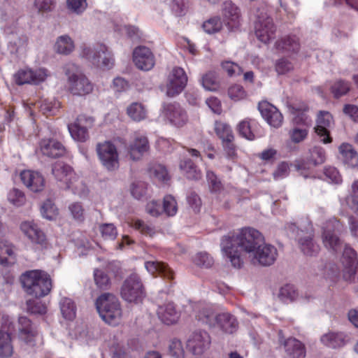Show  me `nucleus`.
Instances as JSON below:
<instances>
[{"mask_svg":"<svg viewBox=\"0 0 358 358\" xmlns=\"http://www.w3.org/2000/svg\"><path fill=\"white\" fill-rule=\"evenodd\" d=\"M15 325L8 317H3L0 329V358H8L13 353L11 334Z\"/></svg>","mask_w":358,"mask_h":358,"instance_id":"nucleus-12","label":"nucleus"},{"mask_svg":"<svg viewBox=\"0 0 358 358\" xmlns=\"http://www.w3.org/2000/svg\"><path fill=\"white\" fill-rule=\"evenodd\" d=\"M69 132L73 139L80 141L85 142L89 138L88 130L81 126L73 123L68 126Z\"/></svg>","mask_w":358,"mask_h":358,"instance_id":"nucleus-49","label":"nucleus"},{"mask_svg":"<svg viewBox=\"0 0 358 358\" xmlns=\"http://www.w3.org/2000/svg\"><path fill=\"white\" fill-rule=\"evenodd\" d=\"M96 152L102 164L108 170L118 168V154L115 146L109 141L99 143L96 145Z\"/></svg>","mask_w":358,"mask_h":358,"instance_id":"nucleus-13","label":"nucleus"},{"mask_svg":"<svg viewBox=\"0 0 358 358\" xmlns=\"http://www.w3.org/2000/svg\"><path fill=\"white\" fill-rule=\"evenodd\" d=\"M342 229L343 225L341 222L334 217L329 219L324 224L322 238L324 245L329 250L337 252L341 250L343 242L339 238L338 233Z\"/></svg>","mask_w":358,"mask_h":358,"instance_id":"nucleus-7","label":"nucleus"},{"mask_svg":"<svg viewBox=\"0 0 358 358\" xmlns=\"http://www.w3.org/2000/svg\"><path fill=\"white\" fill-rule=\"evenodd\" d=\"M20 280L25 292L36 298L48 295L52 289V280L44 271L34 270L22 275Z\"/></svg>","mask_w":358,"mask_h":358,"instance_id":"nucleus-2","label":"nucleus"},{"mask_svg":"<svg viewBox=\"0 0 358 358\" xmlns=\"http://www.w3.org/2000/svg\"><path fill=\"white\" fill-rule=\"evenodd\" d=\"M148 149V138L143 136H138L129 146V155L132 160L136 161L140 159Z\"/></svg>","mask_w":358,"mask_h":358,"instance_id":"nucleus-29","label":"nucleus"},{"mask_svg":"<svg viewBox=\"0 0 358 358\" xmlns=\"http://www.w3.org/2000/svg\"><path fill=\"white\" fill-rule=\"evenodd\" d=\"M178 210L177 202L171 195H166L164 197L163 211L168 216H173Z\"/></svg>","mask_w":358,"mask_h":358,"instance_id":"nucleus-57","label":"nucleus"},{"mask_svg":"<svg viewBox=\"0 0 358 358\" xmlns=\"http://www.w3.org/2000/svg\"><path fill=\"white\" fill-rule=\"evenodd\" d=\"M8 200L13 205L19 207L25 203L26 197L22 191L13 188L8 194Z\"/></svg>","mask_w":358,"mask_h":358,"instance_id":"nucleus-54","label":"nucleus"},{"mask_svg":"<svg viewBox=\"0 0 358 358\" xmlns=\"http://www.w3.org/2000/svg\"><path fill=\"white\" fill-rule=\"evenodd\" d=\"M320 341L329 348H341L347 343V335L340 331H329L321 336Z\"/></svg>","mask_w":358,"mask_h":358,"instance_id":"nucleus-32","label":"nucleus"},{"mask_svg":"<svg viewBox=\"0 0 358 358\" xmlns=\"http://www.w3.org/2000/svg\"><path fill=\"white\" fill-rule=\"evenodd\" d=\"M214 130L216 135L222 141L229 138H234V135L231 127L222 121H215Z\"/></svg>","mask_w":358,"mask_h":358,"instance_id":"nucleus-46","label":"nucleus"},{"mask_svg":"<svg viewBox=\"0 0 358 358\" xmlns=\"http://www.w3.org/2000/svg\"><path fill=\"white\" fill-rule=\"evenodd\" d=\"M350 90L351 83L341 78L334 80L330 87L331 93L335 99L346 95Z\"/></svg>","mask_w":358,"mask_h":358,"instance_id":"nucleus-38","label":"nucleus"},{"mask_svg":"<svg viewBox=\"0 0 358 358\" xmlns=\"http://www.w3.org/2000/svg\"><path fill=\"white\" fill-rule=\"evenodd\" d=\"M59 305L62 314L65 319L72 320L75 318L76 308L71 299L66 297L62 298Z\"/></svg>","mask_w":358,"mask_h":358,"instance_id":"nucleus-45","label":"nucleus"},{"mask_svg":"<svg viewBox=\"0 0 358 358\" xmlns=\"http://www.w3.org/2000/svg\"><path fill=\"white\" fill-rule=\"evenodd\" d=\"M275 48L283 52H296L300 48V44L298 38L295 36H286L276 41Z\"/></svg>","mask_w":358,"mask_h":358,"instance_id":"nucleus-36","label":"nucleus"},{"mask_svg":"<svg viewBox=\"0 0 358 358\" xmlns=\"http://www.w3.org/2000/svg\"><path fill=\"white\" fill-rule=\"evenodd\" d=\"M259 110L264 119L273 127H280L282 125L283 117L278 108L267 101L259 103Z\"/></svg>","mask_w":358,"mask_h":358,"instance_id":"nucleus-24","label":"nucleus"},{"mask_svg":"<svg viewBox=\"0 0 358 358\" xmlns=\"http://www.w3.org/2000/svg\"><path fill=\"white\" fill-rule=\"evenodd\" d=\"M211 339L206 331L196 330L187 340V349L194 355H201L207 351L210 345Z\"/></svg>","mask_w":358,"mask_h":358,"instance_id":"nucleus-11","label":"nucleus"},{"mask_svg":"<svg viewBox=\"0 0 358 358\" xmlns=\"http://www.w3.org/2000/svg\"><path fill=\"white\" fill-rule=\"evenodd\" d=\"M179 168L188 180H199L202 178L201 171L189 158L181 159Z\"/></svg>","mask_w":358,"mask_h":358,"instance_id":"nucleus-35","label":"nucleus"},{"mask_svg":"<svg viewBox=\"0 0 358 358\" xmlns=\"http://www.w3.org/2000/svg\"><path fill=\"white\" fill-rule=\"evenodd\" d=\"M222 14L226 25L230 31L237 29L241 25V15L239 8L231 1L224 2Z\"/></svg>","mask_w":358,"mask_h":358,"instance_id":"nucleus-22","label":"nucleus"},{"mask_svg":"<svg viewBox=\"0 0 358 358\" xmlns=\"http://www.w3.org/2000/svg\"><path fill=\"white\" fill-rule=\"evenodd\" d=\"M257 38L264 43H268L275 36L276 27L273 19L264 10L258 9L255 24Z\"/></svg>","mask_w":358,"mask_h":358,"instance_id":"nucleus-8","label":"nucleus"},{"mask_svg":"<svg viewBox=\"0 0 358 358\" xmlns=\"http://www.w3.org/2000/svg\"><path fill=\"white\" fill-rule=\"evenodd\" d=\"M313 238L314 234L312 232H307L304 236H300L298 238L300 250L307 256H315L320 251V246Z\"/></svg>","mask_w":358,"mask_h":358,"instance_id":"nucleus-31","label":"nucleus"},{"mask_svg":"<svg viewBox=\"0 0 358 358\" xmlns=\"http://www.w3.org/2000/svg\"><path fill=\"white\" fill-rule=\"evenodd\" d=\"M309 107L305 103H294L290 106V112L294 115L293 127L289 131L291 141L299 143L305 140L308 134V128L312 125L310 117L306 114Z\"/></svg>","mask_w":358,"mask_h":358,"instance_id":"nucleus-3","label":"nucleus"},{"mask_svg":"<svg viewBox=\"0 0 358 358\" xmlns=\"http://www.w3.org/2000/svg\"><path fill=\"white\" fill-rule=\"evenodd\" d=\"M52 173L56 180L62 182L64 187L76 174L69 165L62 162H56L52 165Z\"/></svg>","mask_w":358,"mask_h":358,"instance_id":"nucleus-30","label":"nucleus"},{"mask_svg":"<svg viewBox=\"0 0 358 358\" xmlns=\"http://www.w3.org/2000/svg\"><path fill=\"white\" fill-rule=\"evenodd\" d=\"M291 166L298 173L299 175L304 178H312L313 173L312 171V163L309 159H299L294 161Z\"/></svg>","mask_w":358,"mask_h":358,"instance_id":"nucleus-40","label":"nucleus"},{"mask_svg":"<svg viewBox=\"0 0 358 358\" xmlns=\"http://www.w3.org/2000/svg\"><path fill=\"white\" fill-rule=\"evenodd\" d=\"M332 121L333 117L329 112H320L317 116V125L315 127V130L316 134L320 136L321 141L324 143H328L331 141L328 128L331 127Z\"/></svg>","mask_w":358,"mask_h":358,"instance_id":"nucleus-25","label":"nucleus"},{"mask_svg":"<svg viewBox=\"0 0 358 358\" xmlns=\"http://www.w3.org/2000/svg\"><path fill=\"white\" fill-rule=\"evenodd\" d=\"M20 229L23 234L35 245L41 248H47L49 245L46 235L41 228L34 222L26 221L20 224Z\"/></svg>","mask_w":358,"mask_h":358,"instance_id":"nucleus-15","label":"nucleus"},{"mask_svg":"<svg viewBox=\"0 0 358 358\" xmlns=\"http://www.w3.org/2000/svg\"><path fill=\"white\" fill-rule=\"evenodd\" d=\"M237 129L238 134L242 137L250 141L262 136L259 125L254 120H244L241 121L238 124Z\"/></svg>","mask_w":358,"mask_h":358,"instance_id":"nucleus-27","label":"nucleus"},{"mask_svg":"<svg viewBox=\"0 0 358 358\" xmlns=\"http://www.w3.org/2000/svg\"><path fill=\"white\" fill-rule=\"evenodd\" d=\"M42 216L49 220H52L57 215V209L53 202L47 199L41 207Z\"/></svg>","mask_w":358,"mask_h":358,"instance_id":"nucleus-52","label":"nucleus"},{"mask_svg":"<svg viewBox=\"0 0 358 358\" xmlns=\"http://www.w3.org/2000/svg\"><path fill=\"white\" fill-rule=\"evenodd\" d=\"M308 159L313 166L320 165L326 160L325 150L321 147L315 146L310 150V156Z\"/></svg>","mask_w":358,"mask_h":358,"instance_id":"nucleus-48","label":"nucleus"},{"mask_svg":"<svg viewBox=\"0 0 358 358\" xmlns=\"http://www.w3.org/2000/svg\"><path fill=\"white\" fill-rule=\"evenodd\" d=\"M27 310L28 313L34 315H44L46 313L47 308L44 303L40 301L29 299L27 301Z\"/></svg>","mask_w":358,"mask_h":358,"instance_id":"nucleus-53","label":"nucleus"},{"mask_svg":"<svg viewBox=\"0 0 358 358\" xmlns=\"http://www.w3.org/2000/svg\"><path fill=\"white\" fill-rule=\"evenodd\" d=\"M264 237L257 229L243 227L238 232H230L220 241L221 251L235 268L243 265V252L252 254L259 245L263 243Z\"/></svg>","mask_w":358,"mask_h":358,"instance_id":"nucleus-1","label":"nucleus"},{"mask_svg":"<svg viewBox=\"0 0 358 358\" xmlns=\"http://www.w3.org/2000/svg\"><path fill=\"white\" fill-rule=\"evenodd\" d=\"M146 269L152 274L159 273L164 278L173 280V271L165 263L159 261H148L145 263Z\"/></svg>","mask_w":358,"mask_h":358,"instance_id":"nucleus-34","label":"nucleus"},{"mask_svg":"<svg viewBox=\"0 0 358 358\" xmlns=\"http://www.w3.org/2000/svg\"><path fill=\"white\" fill-rule=\"evenodd\" d=\"M127 115L136 122L141 121L146 117V110L144 106L138 102H134L127 109Z\"/></svg>","mask_w":358,"mask_h":358,"instance_id":"nucleus-43","label":"nucleus"},{"mask_svg":"<svg viewBox=\"0 0 358 358\" xmlns=\"http://www.w3.org/2000/svg\"><path fill=\"white\" fill-rule=\"evenodd\" d=\"M171 8L176 16H183L188 10L189 2L187 0H172Z\"/></svg>","mask_w":358,"mask_h":358,"instance_id":"nucleus-55","label":"nucleus"},{"mask_svg":"<svg viewBox=\"0 0 358 358\" xmlns=\"http://www.w3.org/2000/svg\"><path fill=\"white\" fill-rule=\"evenodd\" d=\"M215 323L225 333L233 334L238 327L236 318L229 313H222L215 316Z\"/></svg>","mask_w":358,"mask_h":358,"instance_id":"nucleus-33","label":"nucleus"},{"mask_svg":"<svg viewBox=\"0 0 358 358\" xmlns=\"http://www.w3.org/2000/svg\"><path fill=\"white\" fill-rule=\"evenodd\" d=\"M47 76V71L44 69L36 71L20 69L15 73L14 79L17 85H22L27 83L38 84L44 81Z\"/></svg>","mask_w":358,"mask_h":358,"instance_id":"nucleus-21","label":"nucleus"},{"mask_svg":"<svg viewBox=\"0 0 358 358\" xmlns=\"http://www.w3.org/2000/svg\"><path fill=\"white\" fill-rule=\"evenodd\" d=\"M222 21L219 16H213L204 21L202 24V29L208 34H213L220 32L222 29Z\"/></svg>","mask_w":358,"mask_h":358,"instance_id":"nucleus-44","label":"nucleus"},{"mask_svg":"<svg viewBox=\"0 0 358 358\" xmlns=\"http://www.w3.org/2000/svg\"><path fill=\"white\" fill-rule=\"evenodd\" d=\"M253 255V261H256L259 264L268 266L272 265L278 257V250L276 248L270 244L259 245Z\"/></svg>","mask_w":358,"mask_h":358,"instance_id":"nucleus-20","label":"nucleus"},{"mask_svg":"<svg viewBox=\"0 0 358 358\" xmlns=\"http://www.w3.org/2000/svg\"><path fill=\"white\" fill-rule=\"evenodd\" d=\"M157 315L159 320L167 325L176 323L179 318V313L173 302H167L159 306Z\"/></svg>","mask_w":358,"mask_h":358,"instance_id":"nucleus-28","label":"nucleus"},{"mask_svg":"<svg viewBox=\"0 0 358 358\" xmlns=\"http://www.w3.org/2000/svg\"><path fill=\"white\" fill-rule=\"evenodd\" d=\"M206 178L211 192H218L222 189V184L213 171H207Z\"/></svg>","mask_w":358,"mask_h":358,"instance_id":"nucleus-61","label":"nucleus"},{"mask_svg":"<svg viewBox=\"0 0 358 358\" xmlns=\"http://www.w3.org/2000/svg\"><path fill=\"white\" fill-rule=\"evenodd\" d=\"M133 227L139 231L142 234L148 236H153L155 234V228L146 224L144 221L141 220H135L132 224Z\"/></svg>","mask_w":358,"mask_h":358,"instance_id":"nucleus-59","label":"nucleus"},{"mask_svg":"<svg viewBox=\"0 0 358 358\" xmlns=\"http://www.w3.org/2000/svg\"><path fill=\"white\" fill-rule=\"evenodd\" d=\"M38 334L36 327L26 316L18 317V338L25 344L34 346Z\"/></svg>","mask_w":358,"mask_h":358,"instance_id":"nucleus-17","label":"nucleus"},{"mask_svg":"<svg viewBox=\"0 0 358 358\" xmlns=\"http://www.w3.org/2000/svg\"><path fill=\"white\" fill-rule=\"evenodd\" d=\"M101 236L104 239L114 240L117 231L113 224H102L99 227Z\"/></svg>","mask_w":358,"mask_h":358,"instance_id":"nucleus-62","label":"nucleus"},{"mask_svg":"<svg viewBox=\"0 0 358 358\" xmlns=\"http://www.w3.org/2000/svg\"><path fill=\"white\" fill-rule=\"evenodd\" d=\"M278 297L283 303L293 302L298 297V292L292 285H285L280 289Z\"/></svg>","mask_w":358,"mask_h":358,"instance_id":"nucleus-47","label":"nucleus"},{"mask_svg":"<svg viewBox=\"0 0 358 358\" xmlns=\"http://www.w3.org/2000/svg\"><path fill=\"white\" fill-rule=\"evenodd\" d=\"M55 49L57 53L69 55L74 49V43L68 35H63L57 38Z\"/></svg>","mask_w":358,"mask_h":358,"instance_id":"nucleus-41","label":"nucleus"},{"mask_svg":"<svg viewBox=\"0 0 358 358\" xmlns=\"http://www.w3.org/2000/svg\"><path fill=\"white\" fill-rule=\"evenodd\" d=\"M163 108L165 117L172 124L180 127L187 122V112L178 103H166Z\"/></svg>","mask_w":358,"mask_h":358,"instance_id":"nucleus-18","label":"nucleus"},{"mask_svg":"<svg viewBox=\"0 0 358 358\" xmlns=\"http://www.w3.org/2000/svg\"><path fill=\"white\" fill-rule=\"evenodd\" d=\"M188 78L185 70L179 66L173 67L167 76L166 94L174 97L180 94L185 88Z\"/></svg>","mask_w":358,"mask_h":358,"instance_id":"nucleus-10","label":"nucleus"},{"mask_svg":"<svg viewBox=\"0 0 358 358\" xmlns=\"http://www.w3.org/2000/svg\"><path fill=\"white\" fill-rule=\"evenodd\" d=\"M41 151L43 155L51 158H57L65 153V148L55 139H43L40 143Z\"/></svg>","mask_w":358,"mask_h":358,"instance_id":"nucleus-26","label":"nucleus"},{"mask_svg":"<svg viewBox=\"0 0 358 358\" xmlns=\"http://www.w3.org/2000/svg\"><path fill=\"white\" fill-rule=\"evenodd\" d=\"M169 354L175 358L183 357L184 350L180 341L173 339L170 342L169 345Z\"/></svg>","mask_w":358,"mask_h":358,"instance_id":"nucleus-63","label":"nucleus"},{"mask_svg":"<svg viewBox=\"0 0 358 358\" xmlns=\"http://www.w3.org/2000/svg\"><path fill=\"white\" fill-rule=\"evenodd\" d=\"M278 336L279 343L284 348L286 358H305L306 350L302 342L293 337L285 338L282 331H279Z\"/></svg>","mask_w":358,"mask_h":358,"instance_id":"nucleus-16","label":"nucleus"},{"mask_svg":"<svg viewBox=\"0 0 358 358\" xmlns=\"http://www.w3.org/2000/svg\"><path fill=\"white\" fill-rule=\"evenodd\" d=\"M228 95L231 100L238 101L244 99L247 96V92L242 85L234 84L228 88Z\"/></svg>","mask_w":358,"mask_h":358,"instance_id":"nucleus-56","label":"nucleus"},{"mask_svg":"<svg viewBox=\"0 0 358 358\" xmlns=\"http://www.w3.org/2000/svg\"><path fill=\"white\" fill-rule=\"evenodd\" d=\"M343 264L345 267L343 278L345 280L356 281L358 271V259L356 251L349 245H345L343 253Z\"/></svg>","mask_w":358,"mask_h":358,"instance_id":"nucleus-14","label":"nucleus"},{"mask_svg":"<svg viewBox=\"0 0 358 358\" xmlns=\"http://www.w3.org/2000/svg\"><path fill=\"white\" fill-rule=\"evenodd\" d=\"M13 248L6 241H0V264L3 266H8L14 264L15 258Z\"/></svg>","mask_w":358,"mask_h":358,"instance_id":"nucleus-42","label":"nucleus"},{"mask_svg":"<svg viewBox=\"0 0 358 358\" xmlns=\"http://www.w3.org/2000/svg\"><path fill=\"white\" fill-rule=\"evenodd\" d=\"M150 175L161 181H166L169 179L166 169L161 164H155L150 168Z\"/></svg>","mask_w":358,"mask_h":358,"instance_id":"nucleus-60","label":"nucleus"},{"mask_svg":"<svg viewBox=\"0 0 358 358\" xmlns=\"http://www.w3.org/2000/svg\"><path fill=\"white\" fill-rule=\"evenodd\" d=\"M340 153L344 162L352 167L358 164V155L353 147L348 143H343L339 147Z\"/></svg>","mask_w":358,"mask_h":358,"instance_id":"nucleus-37","label":"nucleus"},{"mask_svg":"<svg viewBox=\"0 0 358 358\" xmlns=\"http://www.w3.org/2000/svg\"><path fill=\"white\" fill-rule=\"evenodd\" d=\"M94 279L96 285L101 289H108L110 286V280L109 277L101 269H94Z\"/></svg>","mask_w":358,"mask_h":358,"instance_id":"nucleus-50","label":"nucleus"},{"mask_svg":"<svg viewBox=\"0 0 358 358\" xmlns=\"http://www.w3.org/2000/svg\"><path fill=\"white\" fill-rule=\"evenodd\" d=\"M64 188L71 189L74 194L80 197H85L88 194L87 186L76 174L74 175V177L72 178V180L67 183Z\"/></svg>","mask_w":358,"mask_h":358,"instance_id":"nucleus-39","label":"nucleus"},{"mask_svg":"<svg viewBox=\"0 0 358 358\" xmlns=\"http://www.w3.org/2000/svg\"><path fill=\"white\" fill-rule=\"evenodd\" d=\"M96 308L102 320L112 325L117 324L122 311L118 299L111 293H103L96 300Z\"/></svg>","mask_w":358,"mask_h":358,"instance_id":"nucleus-4","label":"nucleus"},{"mask_svg":"<svg viewBox=\"0 0 358 358\" xmlns=\"http://www.w3.org/2000/svg\"><path fill=\"white\" fill-rule=\"evenodd\" d=\"M201 82L203 87L207 90L215 91L219 87L217 75L214 71L206 73L202 77Z\"/></svg>","mask_w":358,"mask_h":358,"instance_id":"nucleus-51","label":"nucleus"},{"mask_svg":"<svg viewBox=\"0 0 358 358\" xmlns=\"http://www.w3.org/2000/svg\"><path fill=\"white\" fill-rule=\"evenodd\" d=\"M66 75L68 77V88L72 94L85 96L92 92L93 84L74 64L66 67Z\"/></svg>","mask_w":358,"mask_h":358,"instance_id":"nucleus-5","label":"nucleus"},{"mask_svg":"<svg viewBox=\"0 0 358 358\" xmlns=\"http://www.w3.org/2000/svg\"><path fill=\"white\" fill-rule=\"evenodd\" d=\"M22 182L33 192H41L45 187V179L38 171L24 170L20 173Z\"/></svg>","mask_w":358,"mask_h":358,"instance_id":"nucleus-23","label":"nucleus"},{"mask_svg":"<svg viewBox=\"0 0 358 358\" xmlns=\"http://www.w3.org/2000/svg\"><path fill=\"white\" fill-rule=\"evenodd\" d=\"M121 297L129 303H141L146 293L141 278L136 273L129 275L123 282L120 289Z\"/></svg>","mask_w":358,"mask_h":358,"instance_id":"nucleus-6","label":"nucleus"},{"mask_svg":"<svg viewBox=\"0 0 358 358\" xmlns=\"http://www.w3.org/2000/svg\"><path fill=\"white\" fill-rule=\"evenodd\" d=\"M194 263L200 266L210 268L214 264L213 258L206 252H199L193 259Z\"/></svg>","mask_w":358,"mask_h":358,"instance_id":"nucleus-58","label":"nucleus"},{"mask_svg":"<svg viewBox=\"0 0 358 358\" xmlns=\"http://www.w3.org/2000/svg\"><path fill=\"white\" fill-rule=\"evenodd\" d=\"M133 61L136 66L143 71L152 69L155 64L154 55L145 46H138L134 50Z\"/></svg>","mask_w":358,"mask_h":358,"instance_id":"nucleus-19","label":"nucleus"},{"mask_svg":"<svg viewBox=\"0 0 358 358\" xmlns=\"http://www.w3.org/2000/svg\"><path fill=\"white\" fill-rule=\"evenodd\" d=\"M83 54L93 64L99 67L110 69L114 65L113 55L103 44H98L93 49L90 48H84Z\"/></svg>","mask_w":358,"mask_h":358,"instance_id":"nucleus-9","label":"nucleus"},{"mask_svg":"<svg viewBox=\"0 0 358 358\" xmlns=\"http://www.w3.org/2000/svg\"><path fill=\"white\" fill-rule=\"evenodd\" d=\"M221 66L224 71L227 72L228 76L231 77L234 76H239L243 72V69L238 64L230 61L223 62Z\"/></svg>","mask_w":358,"mask_h":358,"instance_id":"nucleus-64","label":"nucleus"}]
</instances>
